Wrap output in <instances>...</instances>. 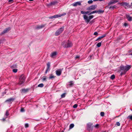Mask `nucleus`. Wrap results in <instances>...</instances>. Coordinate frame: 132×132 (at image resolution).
Here are the masks:
<instances>
[{
	"mask_svg": "<svg viewBox=\"0 0 132 132\" xmlns=\"http://www.w3.org/2000/svg\"><path fill=\"white\" fill-rule=\"evenodd\" d=\"M66 44L65 41H64L62 42L61 45L63 46V47L67 48L70 47L72 45L71 43L70 42H67Z\"/></svg>",
	"mask_w": 132,
	"mask_h": 132,
	"instance_id": "1",
	"label": "nucleus"
},
{
	"mask_svg": "<svg viewBox=\"0 0 132 132\" xmlns=\"http://www.w3.org/2000/svg\"><path fill=\"white\" fill-rule=\"evenodd\" d=\"M25 77L23 75H21L19 78V84H21L23 83L25 81Z\"/></svg>",
	"mask_w": 132,
	"mask_h": 132,
	"instance_id": "2",
	"label": "nucleus"
},
{
	"mask_svg": "<svg viewBox=\"0 0 132 132\" xmlns=\"http://www.w3.org/2000/svg\"><path fill=\"white\" fill-rule=\"evenodd\" d=\"M63 30V27L60 28L56 31L55 33V35L56 36L59 35L62 32Z\"/></svg>",
	"mask_w": 132,
	"mask_h": 132,
	"instance_id": "3",
	"label": "nucleus"
},
{
	"mask_svg": "<svg viewBox=\"0 0 132 132\" xmlns=\"http://www.w3.org/2000/svg\"><path fill=\"white\" fill-rule=\"evenodd\" d=\"M97 5H92L87 9V10H95L97 7Z\"/></svg>",
	"mask_w": 132,
	"mask_h": 132,
	"instance_id": "4",
	"label": "nucleus"
},
{
	"mask_svg": "<svg viewBox=\"0 0 132 132\" xmlns=\"http://www.w3.org/2000/svg\"><path fill=\"white\" fill-rule=\"evenodd\" d=\"M93 127V123L89 122L87 124V128L88 130L89 131L91 130V128Z\"/></svg>",
	"mask_w": 132,
	"mask_h": 132,
	"instance_id": "5",
	"label": "nucleus"
},
{
	"mask_svg": "<svg viewBox=\"0 0 132 132\" xmlns=\"http://www.w3.org/2000/svg\"><path fill=\"white\" fill-rule=\"evenodd\" d=\"M63 69H59L57 70L56 71V74L58 76H60L61 74L62 71L63 70Z\"/></svg>",
	"mask_w": 132,
	"mask_h": 132,
	"instance_id": "6",
	"label": "nucleus"
},
{
	"mask_svg": "<svg viewBox=\"0 0 132 132\" xmlns=\"http://www.w3.org/2000/svg\"><path fill=\"white\" fill-rule=\"evenodd\" d=\"M121 4L123 6H125L126 8H130L131 6L130 5H129L128 3L126 2H123Z\"/></svg>",
	"mask_w": 132,
	"mask_h": 132,
	"instance_id": "7",
	"label": "nucleus"
},
{
	"mask_svg": "<svg viewBox=\"0 0 132 132\" xmlns=\"http://www.w3.org/2000/svg\"><path fill=\"white\" fill-rule=\"evenodd\" d=\"M11 29L10 28H8L5 29L4 31L1 32V35H2L5 34L8 32Z\"/></svg>",
	"mask_w": 132,
	"mask_h": 132,
	"instance_id": "8",
	"label": "nucleus"
},
{
	"mask_svg": "<svg viewBox=\"0 0 132 132\" xmlns=\"http://www.w3.org/2000/svg\"><path fill=\"white\" fill-rule=\"evenodd\" d=\"M83 18L85 20V21L87 23H88L90 21V20L89 18V17L86 15H83Z\"/></svg>",
	"mask_w": 132,
	"mask_h": 132,
	"instance_id": "9",
	"label": "nucleus"
},
{
	"mask_svg": "<svg viewBox=\"0 0 132 132\" xmlns=\"http://www.w3.org/2000/svg\"><path fill=\"white\" fill-rule=\"evenodd\" d=\"M50 63L49 62H48L47 63V69L46 70L45 72V73H47V72L48 71H49V70H50Z\"/></svg>",
	"mask_w": 132,
	"mask_h": 132,
	"instance_id": "10",
	"label": "nucleus"
},
{
	"mask_svg": "<svg viewBox=\"0 0 132 132\" xmlns=\"http://www.w3.org/2000/svg\"><path fill=\"white\" fill-rule=\"evenodd\" d=\"M45 25L46 24H41L40 25H38L36 26V28L37 29H40L44 27Z\"/></svg>",
	"mask_w": 132,
	"mask_h": 132,
	"instance_id": "11",
	"label": "nucleus"
},
{
	"mask_svg": "<svg viewBox=\"0 0 132 132\" xmlns=\"http://www.w3.org/2000/svg\"><path fill=\"white\" fill-rule=\"evenodd\" d=\"M66 14L65 13H63V14H60L56 15H54V16L55 18H58V17H60L61 16H63L65 15H66Z\"/></svg>",
	"mask_w": 132,
	"mask_h": 132,
	"instance_id": "12",
	"label": "nucleus"
},
{
	"mask_svg": "<svg viewBox=\"0 0 132 132\" xmlns=\"http://www.w3.org/2000/svg\"><path fill=\"white\" fill-rule=\"evenodd\" d=\"M117 2V1L112 0L108 4V5H110L112 4H114L115 3Z\"/></svg>",
	"mask_w": 132,
	"mask_h": 132,
	"instance_id": "13",
	"label": "nucleus"
},
{
	"mask_svg": "<svg viewBox=\"0 0 132 132\" xmlns=\"http://www.w3.org/2000/svg\"><path fill=\"white\" fill-rule=\"evenodd\" d=\"M57 55V52H54L51 53V57L52 58H54Z\"/></svg>",
	"mask_w": 132,
	"mask_h": 132,
	"instance_id": "14",
	"label": "nucleus"
},
{
	"mask_svg": "<svg viewBox=\"0 0 132 132\" xmlns=\"http://www.w3.org/2000/svg\"><path fill=\"white\" fill-rule=\"evenodd\" d=\"M131 68L130 66L127 65L125 67V73L129 69Z\"/></svg>",
	"mask_w": 132,
	"mask_h": 132,
	"instance_id": "15",
	"label": "nucleus"
},
{
	"mask_svg": "<svg viewBox=\"0 0 132 132\" xmlns=\"http://www.w3.org/2000/svg\"><path fill=\"white\" fill-rule=\"evenodd\" d=\"M57 3V2L56 1L51 2L50 3L48 4V5L50 6L56 4Z\"/></svg>",
	"mask_w": 132,
	"mask_h": 132,
	"instance_id": "16",
	"label": "nucleus"
},
{
	"mask_svg": "<svg viewBox=\"0 0 132 132\" xmlns=\"http://www.w3.org/2000/svg\"><path fill=\"white\" fill-rule=\"evenodd\" d=\"M126 17L127 19L129 21H132V18L131 16H130L129 15H126Z\"/></svg>",
	"mask_w": 132,
	"mask_h": 132,
	"instance_id": "17",
	"label": "nucleus"
},
{
	"mask_svg": "<svg viewBox=\"0 0 132 132\" xmlns=\"http://www.w3.org/2000/svg\"><path fill=\"white\" fill-rule=\"evenodd\" d=\"M29 90L28 89H22L21 90V91L22 93H26Z\"/></svg>",
	"mask_w": 132,
	"mask_h": 132,
	"instance_id": "18",
	"label": "nucleus"
},
{
	"mask_svg": "<svg viewBox=\"0 0 132 132\" xmlns=\"http://www.w3.org/2000/svg\"><path fill=\"white\" fill-rule=\"evenodd\" d=\"M14 100V99L12 98H10L9 99L7 100L6 101V102H11L12 101H13Z\"/></svg>",
	"mask_w": 132,
	"mask_h": 132,
	"instance_id": "19",
	"label": "nucleus"
},
{
	"mask_svg": "<svg viewBox=\"0 0 132 132\" xmlns=\"http://www.w3.org/2000/svg\"><path fill=\"white\" fill-rule=\"evenodd\" d=\"M90 12V11H87V12H85L83 11H81V13L82 14H87Z\"/></svg>",
	"mask_w": 132,
	"mask_h": 132,
	"instance_id": "20",
	"label": "nucleus"
},
{
	"mask_svg": "<svg viewBox=\"0 0 132 132\" xmlns=\"http://www.w3.org/2000/svg\"><path fill=\"white\" fill-rule=\"evenodd\" d=\"M120 68L121 70H123L125 72V67L122 66L120 67Z\"/></svg>",
	"mask_w": 132,
	"mask_h": 132,
	"instance_id": "21",
	"label": "nucleus"
},
{
	"mask_svg": "<svg viewBox=\"0 0 132 132\" xmlns=\"http://www.w3.org/2000/svg\"><path fill=\"white\" fill-rule=\"evenodd\" d=\"M97 13H98L99 14H100L101 13H103L104 12V11L103 10H99L98 11H97Z\"/></svg>",
	"mask_w": 132,
	"mask_h": 132,
	"instance_id": "22",
	"label": "nucleus"
},
{
	"mask_svg": "<svg viewBox=\"0 0 132 132\" xmlns=\"http://www.w3.org/2000/svg\"><path fill=\"white\" fill-rule=\"evenodd\" d=\"M74 125L73 124H71L69 126V128L70 129H71L72 128L74 127Z\"/></svg>",
	"mask_w": 132,
	"mask_h": 132,
	"instance_id": "23",
	"label": "nucleus"
},
{
	"mask_svg": "<svg viewBox=\"0 0 132 132\" xmlns=\"http://www.w3.org/2000/svg\"><path fill=\"white\" fill-rule=\"evenodd\" d=\"M97 11L96 10V11H94L92 12L91 13H90V14H89V15L91 14H93L94 13H97Z\"/></svg>",
	"mask_w": 132,
	"mask_h": 132,
	"instance_id": "24",
	"label": "nucleus"
},
{
	"mask_svg": "<svg viewBox=\"0 0 132 132\" xmlns=\"http://www.w3.org/2000/svg\"><path fill=\"white\" fill-rule=\"evenodd\" d=\"M43 86H44V84L42 83L40 84L39 85H38V87H43Z\"/></svg>",
	"mask_w": 132,
	"mask_h": 132,
	"instance_id": "25",
	"label": "nucleus"
},
{
	"mask_svg": "<svg viewBox=\"0 0 132 132\" xmlns=\"http://www.w3.org/2000/svg\"><path fill=\"white\" fill-rule=\"evenodd\" d=\"M65 93H64L62 94L61 95V98H64L65 97Z\"/></svg>",
	"mask_w": 132,
	"mask_h": 132,
	"instance_id": "26",
	"label": "nucleus"
},
{
	"mask_svg": "<svg viewBox=\"0 0 132 132\" xmlns=\"http://www.w3.org/2000/svg\"><path fill=\"white\" fill-rule=\"evenodd\" d=\"M101 43L100 42V43H98L96 45L97 46V47H99L101 46Z\"/></svg>",
	"mask_w": 132,
	"mask_h": 132,
	"instance_id": "27",
	"label": "nucleus"
},
{
	"mask_svg": "<svg viewBox=\"0 0 132 132\" xmlns=\"http://www.w3.org/2000/svg\"><path fill=\"white\" fill-rule=\"evenodd\" d=\"M115 78V75H113L111 76V77H110V78H111V79H113Z\"/></svg>",
	"mask_w": 132,
	"mask_h": 132,
	"instance_id": "28",
	"label": "nucleus"
},
{
	"mask_svg": "<svg viewBox=\"0 0 132 132\" xmlns=\"http://www.w3.org/2000/svg\"><path fill=\"white\" fill-rule=\"evenodd\" d=\"M127 118L128 119H129L132 120V115L129 116H128L127 117Z\"/></svg>",
	"mask_w": 132,
	"mask_h": 132,
	"instance_id": "29",
	"label": "nucleus"
},
{
	"mask_svg": "<svg viewBox=\"0 0 132 132\" xmlns=\"http://www.w3.org/2000/svg\"><path fill=\"white\" fill-rule=\"evenodd\" d=\"M54 78H55V77H54L53 75H50V76L49 77V78L50 79H52Z\"/></svg>",
	"mask_w": 132,
	"mask_h": 132,
	"instance_id": "30",
	"label": "nucleus"
},
{
	"mask_svg": "<svg viewBox=\"0 0 132 132\" xmlns=\"http://www.w3.org/2000/svg\"><path fill=\"white\" fill-rule=\"evenodd\" d=\"M104 112H101L100 113L101 116L102 117H103L104 116Z\"/></svg>",
	"mask_w": 132,
	"mask_h": 132,
	"instance_id": "31",
	"label": "nucleus"
},
{
	"mask_svg": "<svg viewBox=\"0 0 132 132\" xmlns=\"http://www.w3.org/2000/svg\"><path fill=\"white\" fill-rule=\"evenodd\" d=\"M93 17L94 16L93 15H91L89 16V18L90 21L91 19H92L93 18Z\"/></svg>",
	"mask_w": 132,
	"mask_h": 132,
	"instance_id": "32",
	"label": "nucleus"
},
{
	"mask_svg": "<svg viewBox=\"0 0 132 132\" xmlns=\"http://www.w3.org/2000/svg\"><path fill=\"white\" fill-rule=\"evenodd\" d=\"M46 79V76H44L42 78V80L43 81H45Z\"/></svg>",
	"mask_w": 132,
	"mask_h": 132,
	"instance_id": "33",
	"label": "nucleus"
},
{
	"mask_svg": "<svg viewBox=\"0 0 132 132\" xmlns=\"http://www.w3.org/2000/svg\"><path fill=\"white\" fill-rule=\"evenodd\" d=\"M9 112L7 110L6 112L5 115L6 116H7L9 115Z\"/></svg>",
	"mask_w": 132,
	"mask_h": 132,
	"instance_id": "34",
	"label": "nucleus"
},
{
	"mask_svg": "<svg viewBox=\"0 0 132 132\" xmlns=\"http://www.w3.org/2000/svg\"><path fill=\"white\" fill-rule=\"evenodd\" d=\"M18 70L17 69H13V71L15 73Z\"/></svg>",
	"mask_w": 132,
	"mask_h": 132,
	"instance_id": "35",
	"label": "nucleus"
},
{
	"mask_svg": "<svg viewBox=\"0 0 132 132\" xmlns=\"http://www.w3.org/2000/svg\"><path fill=\"white\" fill-rule=\"evenodd\" d=\"M73 85V83L72 81L70 82H69V85L70 86H71Z\"/></svg>",
	"mask_w": 132,
	"mask_h": 132,
	"instance_id": "36",
	"label": "nucleus"
},
{
	"mask_svg": "<svg viewBox=\"0 0 132 132\" xmlns=\"http://www.w3.org/2000/svg\"><path fill=\"white\" fill-rule=\"evenodd\" d=\"M77 104H75L73 106V107L74 108H76L77 107Z\"/></svg>",
	"mask_w": 132,
	"mask_h": 132,
	"instance_id": "37",
	"label": "nucleus"
},
{
	"mask_svg": "<svg viewBox=\"0 0 132 132\" xmlns=\"http://www.w3.org/2000/svg\"><path fill=\"white\" fill-rule=\"evenodd\" d=\"M93 2V1H92V0H89V1H88V4H91Z\"/></svg>",
	"mask_w": 132,
	"mask_h": 132,
	"instance_id": "38",
	"label": "nucleus"
},
{
	"mask_svg": "<svg viewBox=\"0 0 132 132\" xmlns=\"http://www.w3.org/2000/svg\"><path fill=\"white\" fill-rule=\"evenodd\" d=\"M72 5L74 6H76L77 5V4L76 3V2L73 4Z\"/></svg>",
	"mask_w": 132,
	"mask_h": 132,
	"instance_id": "39",
	"label": "nucleus"
},
{
	"mask_svg": "<svg viewBox=\"0 0 132 132\" xmlns=\"http://www.w3.org/2000/svg\"><path fill=\"white\" fill-rule=\"evenodd\" d=\"M29 127V125L28 123H26L25 124V127L26 128L28 127Z\"/></svg>",
	"mask_w": 132,
	"mask_h": 132,
	"instance_id": "40",
	"label": "nucleus"
},
{
	"mask_svg": "<svg viewBox=\"0 0 132 132\" xmlns=\"http://www.w3.org/2000/svg\"><path fill=\"white\" fill-rule=\"evenodd\" d=\"M105 36V35H102V36H101L100 37H100V38L101 39V38H102L104 37Z\"/></svg>",
	"mask_w": 132,
	"mask_h": 132,
	"instance_id": "41",
	"label": "nucleus"
},
{
	"mask_svg": "<svg viewBox=\"0 0 132 132\" xmlns=\"http://www.w3.org/2000/svg\"><path fill=\"white\" fill-rule=\"evenodd\" d=\"M116 124L118 126H119L120 125V123L119 122H117Z\"/></svg>",
	"mask_w": 132,
	"mask_h": 132,
	"instance_id": "42",
	"label": "nucleus"
},
{
	"mask_svg": "<svg viewBox=\"0 0 132 132\" xmlns=\"http://www.w3.org/2000/svg\"><path fill=\"white\" fill-rule=\"evenodd\" d=\"M99 125L98 124H97L94 126V127L96 128H98V127Z\"/></svg>",
	"mask_w": 132,
	"mask_h": 132,
	"instance_id": "43",
	"label": "nucleus"
},
{
	"mask_svg": "<svg viewBox=\"0 0 132 132\" xmlns=\"http://www.w3.org/2000/svg\"><path fill=\"white\" fill-rule=\"evenodd\" d=\"M115 6H111L110 7L109 9H113L115 8Z\"/></svg>",
	"mask_w": 132,
	"mask_h": 132,
	"instance_id": "44",
	"label": "nucleus"
},
{
	"mask_svg": "<svg viewBox=\"0 0 132 132\" xmlns=\"http://www.w3.org/2000/svg\"><path fill=\"white\" fill-rule=\"evenodd\" d=\"M76 3L77 4V5H81V3L80 2H76Z\"/></svg>",
	"mask_w": 132,
	"mask_h": 132,
	"instance_id": "45",
	"label": "nucleus"
},
{
	"mask_svg": "<svg viewBox=\"0 0 132 132\" xmlns=\"http://www.w3.org/2000/svg\"><path fill=\"white\" fill-rule=\"evenodd\" d=\"M24 111V110L23 108H21V112H23Z\"/></svg>",
	"mask_w": 132,
	"mask_h": 132,
	"instance_id": "46",
	"label": "nucleus"
},
{
	"mask_svg": "<svg viewBox=\"0 0 132 132\" xmlns=\"http://www.w3.org/2000/svg\"><path fill=\"white\" fill-rule=\"evenodd\" d=\"M94 35H98V33L97 32H95L94 33Z\"/></svg>",
	"mask_w": 132,
	"mask_h": 132,
	"instance_id": "47",
	"label": "nucleus"
},
{
	"mask_svg": "<svg viewBox=\"0 0 132 132\" xmlns=\"http://www.w3.org/2000/svg\"><path fill=\"white\" fill-rule=\"evenodd\" d=\"M55 18L54 16V15L53 16H50L49 18H50V19H53V18Z\"/></svg>",
	"mask_w": 132,
	"mask_h": 132,
	"instance_id": "48",
	"label": "nucleus"
},
{
	"mask_svg": "<svg viewBox=\"0 0 132 132\" xmlns=\"http://www.w3.org/2000/svg\"><path fill=\"white\" fill-rule=\"evenodd\" d=\"M79 56L78 55H77L75 57L76 59H77L79 58Z\"/></svg>",
	"mask_w": 132,
	"mask_h": 132,
	"instance_id": "49",
	"label": "nucleus"
},
{
	"mask_svg": "<svg viewBox=\"0 0 132 132\" xmlns=\"http://www.w3.org/2000/svg\"><path fill=\"white\" fill-rule=\"evenodd\" d=\"M13 0H9L8 2H11L13 1Z\"/></svg>",
	"mask_w": 132,
	"mask_h": 132,
	"instance_id": "50",
	"label": "nucleus"
},
{
	"mask_svg": "<svg viewBox=\"0 0 132 132\" xmlns=\"http://www.w3.org/2000/svg\"><path fill=\"white\" fill-rule=\"evenodd\" d=\"M101 39V38H100V37H98L96 40V41H97L98 40L100 39Z\"/></svg>",
	"mask_w": 132,
	"mask_h": 132,
	"instance_id": "51",
	"label": "nucleus"
},
{
	"mask_svg": "<svg viewBox=\"0 0 132 132\" xmlns=\"http://www.w3.org/2000/svg\"><path fill=\"white\" fill-rule=\"evenodd\" d=\"M124 25L125 26H127V24L126 23H124Z\"/></svg>",
	"mask_w": 132,
	"mask_h": 132,
	"instance_id": "52",
	"label": "nucleus"
},
{
	"mask_svg": "<svg viewBox=\"0 0 132 132\" xmlns=\"http://www.w3.org/2000/svg\"><path fill=\"white\" fill-rule=\"evenodd\" d=\"M125 74V72H124V73H123V72H121V75H123V74Z\"/></svg>",
	"mask_w": 132,
	"mask_h": 132,
	"instance_id": "53",
	"label": "nucleus"
},
{
	"mask_svg": "<svg viewBox=\"0 0 132 132\" xmlns=\"http://www.w3.org/2000/svg\"><path fill=\"white\" fill-rule=\"evenodd\" d=\"M99 1V0H93V1Z\"/></svg>",
	"mask_w": 132,
	"mask_h": 132,
	"instance_id": "54",
	"label": "nucleus"
},
{
	"mask_svg": "<svg viewBox=\"0 0 132 132\" xmlns=\"http://www.w3.org/2000/svg\"><path fill=\"white\" fill-rule=\"evenodd\" d=\"M2 120L3 121H4L5 120V119H2Z\"/></svg>",
	"mask_w": 132,
	"mask_h": 132,
	"instance_id": "55",
	"label": "nucleus"
},
{
	"mask_svg": "<svg viewBox=\"0 0 132 132\" xmlns=\"http://www.w3.org/2000/svg\"><path fill=\"white\" fill-rule=\"evenodd\" d=\"M29 0L30 1H33L34 0Z\"/></svg>",
	"mask_w": 132,
	"mask_h": 132,
	"instance_id": "56",
	"label": "nucleus"
},
{
	"mask_svg": "<svg viewBox=\"0 0 132 132\" xmlns=\"http://www.w3.org/2000/svg\"><path fill=\"white\" fill-rule=\"evenodd\" d=\"M103 0H99V1H103Z\"/></svg>",
	"mask_w": 132,
	"mask_h": 132,
	"instance_id": "57",
	"label": "nucleus"
}]
</instances>
